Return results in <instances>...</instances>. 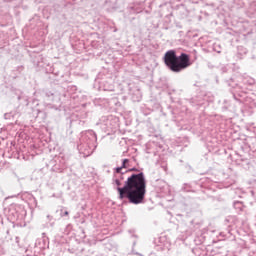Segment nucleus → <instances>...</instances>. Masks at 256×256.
<instances>
[{
	"label": "nucleus",
	"mask_w": 256,
	"mask_h": 256,
	"mask_svg": "<svg viewBox=\"0 0 256 256\" xmlns=\"http://www.w3.org/2000/svg\"><path fill=\"white\" fill-rule=\"evenodd\" d=\"M114 183L117 187L119 199H128L133 205H141L145 201L147 193V183L143 173L133 174L127 178L124 187H121V180L116 179Z\"/></svg>",
	"instance_id": "1"
},
{
	"label": "nucleus",
	"mask_w": 256,
	"mask_h": 256,
	"mask_svg": "<svg viewBox=\"0 0 256 256\" xmlns=\"http://www.w3.org/2000/svg\"><path fill=\"white\" fill-rule=\"evenodd\" d=\"M164 63L173 73H181V71L192 65L188 54L182 53L180 56H177L174 50H169L165 53Z\"/></svg>",
	"instance_id": "2"
},
{
	"label": "nucleus",
	"mask_w": 256,
	"mask_h": 256,
	"mask_svg": "<svg viewBox=\"0 0 256 256\" xmlns=\"http://www.w3.org/2000/svg\"><path fill=\"white\" fill-rule=\"evenodd\" d=\"M129 163V160L128 159H124L123 160V164H122V169H125V164Z\"/></svg>",
	"instance_id": "3"
},
{
	"label": "nucleus",
	"mask_w": 256,
	"mask_h": 256,
	"mask_svg": "<svg viewBox=\"0 0 256 256\" xmlns=\"http://www.w3.org/2000/svg\"><path fill=\"white\" fill-rule=\"evenodd\" d=\"M121 171H123V167L116 168V173H121Z\"/></svg>",
	"instance_id": "4"
},
{
	"label": "nucleus",
	"mask_w": 256,
	"mask_h": 256,
	"mask_svg": "<svg viewBox=\"0 0 256 256\" xmlns=\"http://www.w3.org/2000/svg\"><path fill=\"white\" fill-rule=\"evenodd\" d=\"M64 215H66V216L69 215V212H68V211H65V212H64Z\"/></svg>",
	"instance_id": "5"
}]
</instances>
